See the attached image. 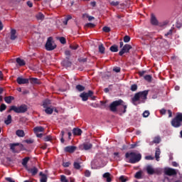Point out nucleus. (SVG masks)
Returning <instances> with one entry per match:
<instances>
[{
    "mask_svg": "<svg viewBox=\"0 0 182 182\" xmlns=\"http://www.w3.org/2000/svg\"><path fill=\"white\" fill-rule=\"evenodd\" d=\"M95 26H96V25H95V23H87L85 24L86 28H95Z\"/></svg>",
    "mask_w": 182,
    "mask_h": 182,
    "instance_id": "obj_49",
    "label": "nucleus"
},
{
    "mask_svg": "<svg viewBox=\"0 0 182 182\" xmlns=\"http://www.w3.org/2000/svg\"><path fill=\"white\" fill-rule=\"evenodd\" d=\"M93 147V145L90 143H85L82 144V149L84 150H90Z\"/></svg>",
    "mask_w": 182,
    "mask_h": 182,
    "instance_id": "obj_22",
    "label": "nucleus"
},
{
    "mask_svg": "<svg viewBox=\"0 0 182 182\" xmlns=\"http://www.w3.org/2000/svg\"><path fill=\"white\" fill-rule=\"evenodd\" d=\"M111 52H119V47L116 45H113L109 48Z\"/></svg>",
    "mask_w": 182,
    "mask_h": 182,
    "instance_id": "obj_29",
    "label": "nucleus"
},
{
    "mask_svg": "<svg viewBox=\"0 0 182 182\" xmlns=\"http://www.w3.org/2000/svg\"><path fill=\"white\" fill-rule=\"evenodd\" d=\"M39 176H41V182H48V176L46 174L43 173V172H40Z\"/></svg>",
    "mask_w": 182,
    "mask_h": 182,
    "instance_id": "obj_18",
    "label": "nucleus"
},
{
    "mask_svg": "<svg viewBox=\"0 0 182 182\" xmlns=\"http://www.w3.org/2000/svg\"><path fill=\"white\" fill-rule=\"evenodd\" d=\"M16 82L18 85H26L29 83V79L18 77H17Z\"/></svg>",
    "mask_w": 182,
    "mask_h": 182,
    "instance_id": "obj_11",
    "label": "nucleus"
},
{
    "mask_svg": "<svg viewBox=\"0 0 182 182\" xmlns=\"http://www.w3.org/2000/svg\"><path fill=\"white\" fill-rule=\"evenodd\" d=\"M5 124H11L12 123V116L11 114H9L7 116V119L4 120Z\"/></svg>",
    "mask_w": 182,
    "mask_h": 182,
    "instance_id": "obj_25",
    "label": "nucleus"
},
{
    "mask_svg": "<svg viewBox=\"0 0 182 182\" xmlns=\"http://www.w3.org/2000/svg\"><path fill=\"white\" fill-rule=\"evenodd\" d=\"M60 136L61 137L60 138L61 143H63V144L65 143V139L63 138V137H65V131L64 130L61 131Z\"/></svg>",
    "mask_w": 182,
    "mask_h": 182,
    "instance_id": "obj_35",
    "label": "nucleus"
},
{
    "mask_svg": "<svg viewBox=\"0 0 182 182\" xmlns=\"http://www.w3.org/2000/svg\"><path fill=\"white\" fill-rule=\"evenodd\" d=\"M98 49H99V52L100 53H105V50L106 48H105V46H103V44H100L98 47Z\"/></svg>",
    "mask_w": 182,
    "mask_h": 182,
    "instance_id": "obj_31",
    "label": "nucleus"
},
{
    "mask_svg": "<svg viewBox=\"0 0 182 182\" xmlns=\"http://www.w3.org/2000/svg\"><path fill=\"white\" fill-rule=\"evenodd\" d=\"M33 132L35 133V134H38V133H41L42 132H45V128H43V127H36L33 128Z\"/></svg>",
    "mask_w": 182,
    "mask_h": 182,
    "instance_id": "obj_14",
    "label": "nucleus"
},
{
    "mask_svg": "<svg viewBox=\"0 0 182 182\" xmlns=\"http://www.w3.org/2000/svg\"><path fill=\"white\" fill-rule=\"evenodd\" d=\"M161 154V151H160V148H156V152H155V158L156 161H160V154Z\"/></svg>",
    "mask_w": 182,
    "mask_h": 182,
    "instance_id": "obj_21",
    "label": "nucleus"
},
{
    "mask_svg": "<svg viewBox=\"0 0 182 182\" xmlns=\"http://www.w3.org/2000/svg\"><path fill=\"white\" fill-rule=\"evenodd\" d=\"M122 103H124V102H123L122 100H119L112 102L109 105V110H111V112H113L114 113L117 112V107H119V106H122Z\"/></svg>",
    "mask_w": 182,
    "mask_h": 182,
    "instance_id": "obj_5",
    "label": "nucleus"
},
{
    "mask_svg": "<svg viewBox=\"0 0 182 182\" xmlns=\"http://www.w3.org/2000/svg\"><path fill=\"white\" fill-rule=\"evenodd\" d=\"M6 181L9 182H15V181L12 179V178H9V177L6 178Z\"/></svg>",
    "mask_w": 182,
    "mask_h": 182,
    "instance_id": "obj_62",
    "label": "nucleus"
},
{
    "mask_svg": "<svg viewBox=\"0 0 182 182\" xmlns=\"http://www.w3.org/2000/svg\"><path fill=\"white\" fill-rule=\"evenodd\" d=\"M53 41V38L52 37H49L47 40V42L46 43V50L50 51V50H55L56 49V44H53L52 42Z\"/></svg>",
    "mask_w": 182,
    "mask_h": 182,
    "instance_id": "obj_6",
    "label": "nucleus"
},
{
    "mask_svg": "<svg viewBox=\"0 0 182 182\" xmlns=\"http://www.w3.org/2000/svg\"><path fill=\"white\" fill-rule=\"evenodd\" d=\"M151 25H154L155 26H157V25H159V21H157V18H156V16H154V14H151Z\"/></svg>",
    "mask_w": 182,
    "mask_h": 182,
    "instance_id": "obj_15",
    "label": "nucleus"
},
{
    "mask_svg": "<svg viewBox=\"0 0 182 182\" xmlns=\"http://www.w3.org/2000/svg\"><path fill=\"white\" fill-rule=\"evenodd\" d=\"M12 111L15 113H26L28 112V106L26 105H21L19 107L12 105L7 112L8 113H11Z\"/></svg>",
    "mask_w": 182,
    "mask_h": 182,
    "instance_id": "obj_3",
    "label": "nucleus"
},
{
    "mask_svg": "<svg viewBox=\"0 0 182 182\" xmlns=\"http://www.w3.org/2000/svg\"><path fill=\"white\" fill-rule=\"evenodd\" d=\"M16 146H19V144H10V149H11V150H12L13 153H15V147H16Z\"/></svg>",
    "mask_w": 182,
    "mask_h": 182,
    "instance_id": "obj_36",
    "label": "nucleus"
},
{
    "mask_svg": "<svg viewBox=\"0 0 182 182\" xmlns=\"http://www.w3.org/2000/svg\"><path fill=\"white\" fill-rule=\"evenodd\" d=\"M146 171L148 174H154V169L151 166H147Z\"/></svg>",
    "mask_w": 182,
    "mask_h": 182,
    "instance_id": "obj_32",
    "label": "nucleus"
},
{
    "mask_svg": "<svg viewBox=\"0 0 182 182\" xmlns=\"http://www.w3.org/2000/svg\"><path fill=\"white\" fill-rule=\"evenodd\" d=\"M14 99L15 97H14L13 96L5 97L4 102H6V103H8V105H11V103H12V100H14Z\"/></svg>",
    "mask_w": 182,
    "mask_h": 182,
    "instance_id": "obj_23",
    "label": "nucleus"
},
{
    "mask_svg": "<svg viewBox=\"0 0 182 182\" xmlns=\"http://www.w3.org/2000/svg\"><path fill=\"white\" fill-rule=\"evenodd\" d=\"M44 112H46V114H52V113H53V108L48 107L45 109Z\"/></svg>",
    "mask_w": 182,
    "mask_h": 182,
    "instance_id": "obj_30",
    "label": "nucleus"
},
{
    "mask_svg": "<svg viewBox=\"0 0 182 182\" xmlns=\"http://www.w3.org/2000/svg\"><path fill=\"white\" fill-rule=\"evenodd\" d=\"M70 48L73 50H76V49H77V48H79V46H77V45H70Z\"/></svg>",
    "mask_w": 182,
    "mask_h": 182,
    "instance_id": "obj_54",
    "label": "nucleus"
},
{
    "mask_svg": "<svg viewBox=\"0 0 182 182\" xmlns=\"http://www.w3.org/2000/svg\"><path fill=\"white\" fill-rule=\"evenodd\" d=\"M65 66H67V68H70L72 66V63L69 61V60H67L66 61H64Z\"/></svg>",
    "mask_w": 182,
    "mask_h": 182,
    "instance_id": "obj_45",
    "label": "nucleus"
},
{
    "mask_svg": "<svg viewBox=\"0 0 182 182\" xmlns=\"http://www.w3.org/2000/svg\"><path fill=\"white\" fill-rule=\"evenodd\" d=\"M167 112V110H166V109L163 108L160 110V113L161 114H166V112Z\"/></svg>",
    "mask_w": 182,
    "mask_h": 182,
    "instance_id": "obj_61",
    "label": "nucleus"
},
{
    "mask_svg": "<svg viewBox=\"0 0 182 182\" xmlns=\"http://www.w3.org/2000/svg\"><path fill=\"white\" fill-rule=\"evenodd\" d=\"M182 113H178L176 116V117H174L172 121H171V126H173V127H181V126H182Z\"/></svg>",
    "mask_w": 182,
    "mask_h": 182,
    "instance_id": "obj_4",
    "label": "nucleus"
},
{
    "mask_svg": "<svg viewBox=\"0 0 182 182\" xmlns=\"http://www.w3.org/2000/svg\"><path fill=\"white\" fill-rule=\"evenodd\" d=\"M26 170H27L28 173H29V174H31V176H36L38 174V172L39 171L38 168L35 166L33 168H28V166H26Z\"/></svg>",
    "mask_w": 182,
    "mask_h": 182,
    "instance_id": "obj_10",
    "label": "nucleus"
},
{
    "mask_svg": "<svg viewBox=\"0 0 182 182\" xmlns=\"http://www.w3.org/2000/svg\"><path fill=\"white\" fill-rule=\"evenodd\" d=\"M64 150L66 153H75L76 150V146H66Z\"/></svg>",
    "mask_w": 182,
    "mask_h": 182,
    "instance_id": "obj_12",
    "label": "nucleus"
},
{
    "mask_svg": "<svg viewBox=\"0 0 182 182\" xmlns=\"http://www.w3.org/2000/svg\"><path fill=\"white\" fill-rule=\"evenodd\" d=\"M43 141H51L52 140V136L48 135L46 136H44L43 138Z\"/></svg>",
    "mask_w": 182,
    "mask_h": 182,
    "instance_id": "obj_37",
    "label": "nucleus"
},
{
    "mask_svg": "<svg viewBox=\"0 0 182 182\" xmlns=\"http://www.w3.org/2000/svg\"><path fill=\"white\" fill-rule=\"evenodd\" d=\"M60 181L61 182H69V180L66 178V176L65 175L60 176Z\"/></svg>",
    "mask_w": 182,
    "mask_h": 182,
    "instance_id": "obj_43",
    "label": "nucleus"
},
{
    "mask_svg": "<svg viewBox=\"0 0 182 182\" xmlns=\"http://www.w3.org/2000/svg\"><path fill=\"white\" fill-rule=\"evenodd\" d=\"M131 90L132 92H136L137 90V85L134 84L131 86Z\"/></svg>",
    "mask_w": 182,
    "mask_h": 182,
    "instance_id": "obj_52",
    "label": "nucleus"
},
{
    "mask_svg": "<svg viewBox=\"0 0 182 182\" xmlns=\"http://www.w3.org/2000/svg\"><path fill=\"white\" fill-rule=\"evenodd\" d=\"M16 63L19 65V66H25L26 65L25 60L21 59L20 58H16Z\"/></svg>",
    "mask_w": 182,
    "mask_h": 182,
    "instance_id": "obj_27",
    "label": "nucleus"
},
{
    "mask_svg": "<svg viewBox=\"0 0 182 182\" xmlns=\"http://www.w3.org/2000/svg\"><path fill=\"white\" fill-rule=\"evenodd\" d=\"M4 110H6V105L5 104H1L0 106V112H4Z\"/></svg>",
    "mask_w": 182,
    "mask_h": 182,
    "instance_id": "obj_50",
    "label": "nucleus"
},
{
    "mask_svg": "<svg viewBox=\"0 0 182 182\" xmlns=\"http://www.w3.org/2000/svg\"><path fill=\"white\" fill-rule=\"evenodd\" d=\"M146 73V71H139V72H138V74H139V76H141V77H143V76H144V74Z\"/></svg>",
    "mask_w": 182,
    "mask_h": 182,
    "instance_id": "obj_60",
    "label": "nucleus"
},
{
    "mask_svg": "<svg viewBox=\"0 0 182 182\" xmlns=\"http://www.w3.org/2000/svg\"><path fill=\"white\" fill-rule=\"evenodd\" d=\"M49 100H46L43 102V107H44V109H46L48 107H49Z\"/></svg>",
    "mask_w": 182,
    "mask_h": 182,
    "instance_id": "obj_39",
    "label": "nucleus"
},
{
    "mask_svg": "<svg viewBox=\"0 0 182 182\" xmlns=\"http://www.w3.org/2000/svg\"><path fill=\"white\" fill-rule=\"evenodd\" d=\"M164 173L166 174V176H177V171H176V169L174 168H167L165 169Z\"/></svg>",
    "mask_w": 182,
    "mask_h": 182,
    "instance_id": "obj_9",
    "label": "nucleus"
},
{
    "mask_svg": "<svg viewBox=\"0 0 182 182\" xmlns=\"http://www.w3.org/2000/svg\"><path fill=\"white\" fill-rule=\"evenodd\" d=\"M141 160V154H136V152H127L125 154V161L131 164H136Z\"/></svg>",
    "mask_w": 182,
    "mask_h": 182,
    "instance_id": "obj_1",
    "label": "nucleus"
},
{
    "mask_svg": "<svg viewBox=\"0 0 182 182\" xmlns=\"http://www.w3.org/2000/svg\"><path fill=\"white\" fill-rule=\"evenodd\" d=\"M124 42H125V43H127L130 42V36H125L124 37Z\"/></svg>",
    "mask_w": 182,
    "mask_h": 182,
    "instance_id": "obj_51",
    "label": "nucleus"
},
{
    "mask_svg": "<svg viewBox=\"0 0 182 182\" xmlns=\"http://www.w3.org/2000/svg\"><path fill=\"white\" fill-rule=\"evenodd\" d=\"M160 141H161V139L160 138V136H156L154 138L153 143H154L155 144H159Z\"/></svg>",
    "mask_w": 182,
    "mask_h": 182,
    "instance_id": "obj_33",
    "label": "nucleus"
},
{
    "mask_svg": "<svg viewBox=\"0 0 182 182\" xmlns=\"http://www.w3.org/2000/svg\"><path fill=\"white\" fill-rule=\"evenodd\" d=\"M76 90H77L78 92H83L85 89V86L82 85H77L75 87Z\"/></svg>",
    "mask_w": 182,
    "mask_h": 182,
    "instance_id": "obj_28",
    "label": "nucleus"
},
{
    "mask_svg": "<svg viewBox=\"0 0 182 182\" xmlns=\"http://www.w3.org/2000/svg\"><path fill=\"white\" fill-rule=\"evenodd\" d=\"M147 95H149V90H144L136 93L134 97H132V103L136 105V102H139L140 99L142 100L141 102L144 103V100H147Z\"/></svg>",
    "mask_w": 182,
    "mask_h": 182,
    "instance_id": "obj_2",
    "label": "nucleus"
},
{
    "mask_svg": "<svg viewBox=\"0 0 182 182\" xmlns=\"http://www.w3.org/2000/svg\"><path fill=\"white\" fill-rule=\"evenodd\" d=\"M82 133V129L79 128H74L73 129V134H74V136H80Z\"/></svg>",
    "mask_w": 182,
    "mask_h": 182,
    "instance_id": "obj_20",
    "label": "nucleus"
},
{
    "mask_svg": "<svg viewBox=\"0 0 182 182\" xmlns=\"http://www.w3.org/2000/svg\"><path fill=\"white\" fill-rule=\"evenodd\" d=\"M63 166V167H69V166H70V162H64Z\"/></svg>",
    "mask_w": 182,
    "mask_h": 182,
    "instance_id": "obj_59",
    "label": "nucleus"
},
{
    "mask_svg": "<svg viewBox=\"0 0 182 182\" xmlns=\"http://www.w3.org/2000/svg\"><path fill=\"white\" fill-rule=\"evenodd\" d=\"M74 166V168H75V170H80V163L75 161L73 164Z\"/></svg>",
    "mask_w": 182,
    "mask_h": 182,
    "instance_id": "obj_34",
    "label": "nucleus"
},
{
    "mask_svg": "<svg viewBox=\"0 0 182 182\" xmlns=\"http://www.w3.org/2000/svg\"><path fill=\"white\" fill-rule=\"evenodd\" d=\"M145 159H146V160H154V158H153V156H145Z\"/></svg>",
    "mask_w": 182,
    "mask_h": 182,
    "instance_id": "obj_64",
    "label": "nucleus"
},
{
    "mask_svg": "<svg viewBox=\"0 0 182 182\" xmlns=\"http://www.w3.org/2000/svg\"><path fill=\"white\" fill-rule=\"evenodd\" d=\"M59 41L63 45H65V43H66V38H65V37H60L59 38Z\"/></svg>",
    "mask_w": 182,
    "mask_h": 182,
    "instance_id": "obj_53",
    "label": "nucleus"
},
{
    "mask_svg": "<svg viewBox=\"0 0 182 182\" xmlns=\"http://www.w3.org/2000/svg\"><path fill=\"white\" fill-rule=\"evenodd\" d=\"M37 19H40L41 21H43V19H45V15H43V14L42 13H39L37 16H36Z\"/></svg>",
    "mask_w": 182,
    "mask_h": 182,
    "instance_id": "obj_38",
    "label": "nucleus"
},
{
    "mask_svg": "<svg viewBox=\"0 0 182 182\" xmlns=\"http://www.w3.org/2000/svg\"><path fill=\"white\" fill-rule=\"evenodd\" d=\"M65 55H66V59L67 60H69L70 59V50H65Z\"/></svg>",
    "mask_w": 182,
    "mask_h": 182,
    "instance_id": "obj_48",
    "label": "nucleus"
},
{
    "mask_svg": "<svg viewBox=\"0 0 182 182\" xmlns=\"http://www.w3.org/2000/svg\"><path fill=\"white\" fill-rule=\"evenodd\" d=\"M82 18H87L88 21H93L95 19V17L88 16L87 14H85L82 15Z\"/></svg>",
    "mask_w": 182,
    "mask_h": 182,
    "instance_id": "obj_40",
    "label": "nucleus"
},
{
    "mask_svg": "<svg viewBox=\"0 0 182 182\" xmlns=\"http://www.w3.org/2000/svg\"><path fill=\"white\" fill-rule=\"evenodd\" d=\"M111 174H110V173H109V172H107V173H105L103 175H102V177L104 178H106L107 180H106V181L107 182H112V177H111Z\"/></svg>",
    "mask_w": 182,
    "mask_h": 182,
    "instance_id": "obj_19",
    "label": "nucleus"
},
{
    "mask_svg": "<svg viewBox=\"0 0 182 182\" xmlns=\"http://www.w3.org/2000/svg\"><path fill=\"white\" fill-rule=\"evenodd\" d=\"M26 4L28 6H29V8H32V6H33V3H32L31 1H27Z\"/></svg>",
    "mask_w": 182,
    "mask_h": 182,
    "instance_id": "obj_57",
    "label": "nucleus"
},
{
    "mask_svg": "<svg viewBox=\"0 0 182 182\" xmlns=\"http://www.w3.org/2000/svg\"><path fill=\"white\" fill-rule=\"evenodd\" d=\"M16 134L18 137H25V132H23V130H22V129H18L16 132Z\"/></svg>",
    "mask_w": 182,
    "mask_h": 182,
    "instance_id": "obj_24",
    "label": "nucleus"
},
{
    "mask_svg": "<svg viewBox=\"0 0 182 182\" xmlns=\"http://www.w3.org/2000/svg\"><path fill=\"white\" fill-rule=\"evenodd\" d=\"M11 36H10V39L11 41H15V39H16V38H18V36H16V30L12 28L11 30Z\"/></svg>",
    "mask_w": 182,
    "mask_h": 182,
    "instance_id": "obj_17",
    "label": "nucleus"
},
{
    "mask_svg": "<svg viewBox=\"0 0 182 182\" xmlns=\"http://www.w3.org/2000/svg\"><path fill=\"white\" fill-rule=\"evenodd\" d=\"M92 96H93V91L92 90H89L87 92H83L80 95L82 102H87L89 97H92Z\"/></svg>",
    "mask_w": 182,
    "mask_h": 182,
    "instance_id": "obj_7",
    "label": "nucleus"
},
{
    "mask_svg": "<svg viewBox=\"0 0 182 182\" xmlns=\"http://www.w3.org/2000/svg\"><path fill=\"white\" fill-rule=\"evenodd\" d=\"M114 72H116L117 73H119L120 72V68L117 67L113 69Z\"/></svg>",
    "mask_w": 182,
    "mask_h": 182,
    "instance_id": "obj_63",
    "label": "nucleus"
},
{
    "mask_svg": "<svg viewBox=\"0 0 182 182\" xmlns=\"http://www.w3.org/2000/svg\"><path fill=\"white\" fill-rule=\"evenodd\" d=\"M29 81L31 85H41V81L36 77H31L28 79V82Z\"/></svg>",
    "mask_w": 182,
    "mask_h": 182,
    "instance_id": "obj_13",
    "label": "nucleus"
},
{
    "mask_svg": "<svg viewBox=\"0 0 182 182\" xmlns=\"http://www.w3.org/2000/svg\"><path fill=\"white\" fill-rule=\"evenodd\" d=\"M102 31H103V32H105L106 33H109V32H110V27L104 26L102 28Z\"/></svg>",
    "mask_w": 182,
    "mask_h": 182,
    "instance_id": "obj_47",
    "label": "nucleus"
},
{
    "mask_svg": "<svg viewBox=\"0 0 182 182\" xmlns=\"http://www.w3.org/2000/svg\"><path fill=\"white\" fill-rule=\"evenodd\" d=\"M30 158L29 157H25L24 159H23L22 160V165L23 166V167H28V161H29Z\"/></svg>",
    "mask_w": 182,
    "mask_h": 182,
    "instance_id": "obj_26",
    "label": "nucleus"
},
{
    "mask_svg": "<svg viewBox=\"0 0 182 182\" xmlns=\"http://www.w3.org/2000/svg\"><path fill=\"white\" fill-rule=\"evenodd\" d=\"M144 79L150 83V82H151V75H146L144 77Z\"/></svg>",
    "mask_w": 182,
    "mask_h": 182,
    "instance_id": "obj_42",
    "label": "nucleus"
},
{
    "mask_svg": "<svg viewBox=\"0 0 182 182\" xmlns=\"http://www.w3.org/2000/svg\"><path fill=\"white\" fill-rule=\"evenodd\" d=\"M132 47L130 46V44H125L122 47L121 50L119 52V56H123V55H124V53H129V52H130V49H132Z\"/></svg>",
    "mask_w": 182,
    "mask_h": 182,
    "instance_id": "obj_8",
    "label": "nucleus"
},
{
    "mask_svg": "<svg viewBox=\"0 0 182 182\" xmlns=\"http://www.w3.org/2000/svg\"><path fill=\"white\" fill-rule=\"evenodd\" d=\"M90 174H91L90 171H89V170L85 171V177H90Z\"/></svg>",
    "mask_w": 182,
    "mask_h": 182,
    "instance_id": "obj_56",
    "label": "nucleus"
},
{
    "mask_svg": "<svg viewBox=\"0 0 182 182\" xmlns=\"http://www.w3.org/2000/svg\"><path fill=\"white\" fill-rule=\"evenodd\" d=\"M135 178H137L138 180H140L141 178V171H138L134 175Z\"/></svg>",
    "mask_w": 182,
    "mask_h": 182,
    "instance_id": "obj_41",
    "label": "nucleus"
},
{
    "mask_svg": "<svg viewBox=\"0 0 182 182\" xmlns=\"http://www.w3.org/2000/svg\"><path fill=\"white\" fill-rule=\"evenodd\" d=\"M126 109H127V105H124V104H122L121 105H119L118 107V112H122V113H126L127 110Z\"/></svg>",
    "mask_w": 182,
    "mask_h": 182,
    "instance_id": "obj_16",
    "label": "nucleus"
},
{
    "mask_svg": "<svg viewBox=\"0 0 182 182\" xmlns=\"http://www.w3.org/2000/svg\"><path fill=\"white\" fill-rule=\"evenodd\" d=\"M26 143H27V144H32L33 143V139H26Z\"/></svg>",
    "mask_w": 182,
    "mask_h": 182,
    "instance_id": "obj_58",
    "label": "nucleus"
},
{
    "mask_svg": "<svg viewBox=\"0 0 182 182\" xmlns=\"http://www.w3.org/2000/svg\"><path fill=\"white\" fill-rule=\"evenodd\" d=\"M173 35V29H170L166 33H165V36H170Z\"/></svg>",
    "mask_w": 182,
    "mask_h": 182,
    "instance_id": "obj_55",
    "label": "nucleus"
},
{
    "mask_svg": "<svg viewBox=\"0 0 182 182\" xmlns=\"http://www.w3.org/2000/svg\"><path fill=\"white\" fill-rule=\"evenodd\" d=\"M143 117H149L150 116V112L149 110H146L142 114Z\"/></svg>",
    "mask_w": 182,
    "mask_h": 182,
    "instance_id": "obj_46",
    "label": "nucleus"
},
{
    "mask_svg": "<svg viewBox=\"0 0 182 182\" xmlns=\"http://www.w3.org/2000/svg\"><path fill=\"white\" fill-rule=\"evenodd\" d=\"M129 179L127 178V177L124 176H121L119 177V181L121 182H126Z\"/></svg>",
    "mask_w": 182,
    "mask_h": 182,
    "instance_id": "obj_44",
    "label": "nucleus"
}]
</instances>
